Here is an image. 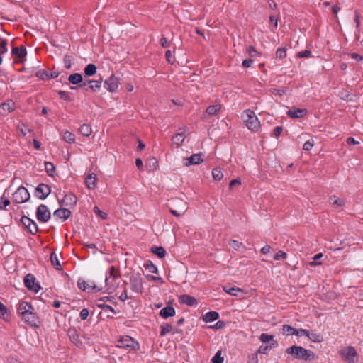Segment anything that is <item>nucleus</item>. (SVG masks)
Segmentation results:
<instances>
[{"label": "nucleus", "instance_id": "f257e3e1", "mask_svg": "<svg viewBox=\"0 0 363 363\" xmlns=\"http://www.w3.org/2000/svg\"><path fill=\"white\" fill-rule=\"evenodd\" d=\"M286 353L292 355L294 358L303 361H312L315 359V353L301 346L292 345L286 350Z\"/></svg>", "mask_w": 363, "mask_h": 363}, {"label": "nucleus", "instance_id": "f03ea898", "mask_svg": "<svg viewBox=\"0 0 363 363\" xmlns=\"http://www.w3.org/2000/svg\"><path fill=\"white\" fill-rule=\"evenodd\" d=\"M242 119L248 129L252 131H257L259 130L260 127L259 121L254 111L250 109L244 111L242 114Z\"/></svg>", "mask_w": 363, "mask_h": 363}, {"label": "nucleus", "instance_id": "7ed1b4c3", "mask_svg": "<svg viewBox=\"0 0 363 363\" xmlns=\"http://www.w3.org/2000/svg\"><path fill=\"white\" fill-rule=\"evenodd\" d=\"M116 347L130 351H137L140 349L139 343L128 335H124L116 342Z\"/></svg>", "mask_w": 363, "mask_h": 363}, {"label": "nucleus", "instance_id": "20e7f679", "mask_svg": "<svg viewBox=\"0 0 363 363\" xmlns=\"http://www.w3.org/2000/svg\"><path fill=\"white\" fill-rule=\"evenodd\" d=\"M342 358L347 363H357L358 354L354 347L347 346L338 352Z\"/></svg>", "mask_w": 363, "mask_h": 363}, {"label": "nucleus", "instance_id": "39448f33", "mask_svg": "<svg viewBox=\"0 0 363 363\" xmlns=\"http://www.w3.org/2000/svg\"><path fill=\"white\" fill-rule=\"evenodd\" d=\"M30 199V194L26 188L21 186L13 194V201L17 204L23 203Z\"/></svg>", "mask_w": 363, "mask_h": 363}, {"label": "nucleus", "instance_id": "423d86ee", "mask_svg": "<svg viewBox=\"0 0 363 363\" xmlns=\"http://www.w3.org/2000/svg\"><path fill=\"white\" fill-rule=\"evenodd\" d=\"M50 217L51 213L48 206L45 204L39 205L36 211V218L38 220L40 223H46L50 220Z\"/></svg>", "mask_w": 363, "mask_h": 363}, {"label": "nucleus", "instance_id": "0eeeda50", "mask_svg": "<svg viewBox=\"0 0 363 363\" xmlns=\"http://www.w3.org/2000/svg\"><path fill=\"white\" fill-rule=\"evenodd\" d=\"M131 290L137 294H142L143 291V282L139 274H133L130 277Z\"/></svg>", "mask_w": 363, "mask_h": 363}, {"label": "nucleus", "instance_id": "6e6552de", "mask_svg": "<svg viewBox=\"0 0 363 363\" xmlns=\"http://www.w3.org/2000/svg\"><path fill=\"white\" fill-rule=\"evenodd\" d=\"M25 286L30 291L35 293L38 292L40 289V286L38 283L35 282V278L32 274H28L23 279Z\"/></svg>", "mask_w": 363, "mask_h": 363}, {"label": "nucleus", "instance_id": "1a4fd4ad", "mask_svg": "<svg viewBox=\"0 0 363 363\" xmlns=\"http://www.w3.org/2000/svg\"><path fill=\"white\" fill-rule=\"evenodd\" d=\"M11 53L15 57V63H22L26 60L27 52L26 48L23 45L20 47H13Z\"/></svg>", "mask_w": 363, "mask_h": 363}, {"label": "nucleus", "instance_id": "9d476101", "mask_svg": "<svg viewBox=\"0 0 363 363\" xmlns=\"http://www.w3.org/2000/svg\"><path fill=\"white\" fill-rule=\"evenodd\" d=\"M50 193V186L43 183L38 184L35 189V196L41 200L46 199Z\"/></svg>", "mask_w": 363, "mask_h": 363}, {"label": "nucleus", "instance_id": "9b49d317", "mask_svg": "<svg viewBox=\"0 0 363 363\" xmlns=\"http://www.w3.org/2000/svg\"><path fill=\"white\" fill-rule=\"evenodd\" d=\"M33 311V310H30L28 313L23 315L21 318L22 320L30 327L37 328L38 327L39 323L38 317Z\"/></svg>", "mask_w": 363, "mask_h": 363}, {"label": "nucleus", "instance_id": "f8f14e48", "mask_svg": "<svg viewBox=\"0 0 363 363\" xmlns=\"http://www.w3.org/2000/svg\"><path fill=\"white\" fill-rule=\"evenodd\" d=\"M202 153L193 154L189 157L184 158L183 160V164L185 167H189L194 164H199L203 162Z\"/></svg>", "mask_w": 363, "mask_h": 363}, {"label": "nucleus", "instance_id": "ddd939ff", "mask_svg": "<svg viewBox=\"0 0 363 363\" xmlns=\"http://www.w3.org/2000/svg\"><path fill=\"white\" fill-rule=\"evenodd\" d=\"M118 79L112 74L104 82V87L111 92H115L118 87Z\"/></svg>", "mask_w": 363, "mask_h": 363}, {"label": "nucleus", "instance_id": "4468645a", "mask_svg": "<svg viewBox=\"0 0 363 363\" xmlns=\"http://www.w3.org/2000/svg\"><path fill=\"white\" fill-rule=\"evenodd\" d=\"M173 201L175 202L179 206V210L178 211V210H174V209L170 208L169 211L174 216L179 217L182 215H183L184 213V212L186 211L187 204L185 202H184L182 200L177 199V198H175L173 200Z\"/></svg>", "mask_w": 363, "mask_h": 363}, {"label": "nucleus", "instance_id": "2eb2a0df", "mask_svg": "<svg viewBox=\"0 0 363 363\" xmlns=\"http://www.w3.org/2000/svg\"><path fill=\"white\" fill-rule=\"evenodd\" d=\"M15 103L12 100H9L0 105V115L7 116L9 113L14 111Z\"/></svg>", "mask_w": 363, "mask_h": 363}, {"label": "nucleus", "instance_id": "dca6fc26", "mask_svg": "<svg viewBox=\"0 0 363 363\" xmlns=\"http://www.w3.org/2000/svg\"><path fill=\"white\" fill-rule=\"evenodd\" d=\"M179 301L180 303L185 304L188 306H196L198 305L197 299L189 294L181 295L179 297Z\"/></svg>", "mask_w": 363, "mask_h": 363}, {"label": "nucleus", "instance_id": "f3484780", "mask_svg": "<svg viewBox=\"0 0 363 363\" xmlns=\"http://www.w3.org/2000/svg\"><path fill=\"white\" fill-rule=\"evenodd\" d=\"M121 277L120 272L118 271L114 266H111L108 268L106 277H105V283L106 284H108L110 283V279H113V280H117Z\"/></svg>", "mask_w": 363, "mask_h": 363}, {"label": "nucleus", "instance_id": "a211bd4d", "mask_svg": "<svg viewBox=\"0 0 363 363\" xmlns=\"http://www.w3.org/2000/svg\"><path fill=\"white\" fill-rule=\"evenodd\" d=\"M67 335L72 342L76 346L80 347L82 345L79 339V335L75 328H69L67 331Z\"/></svg>", "mask_w": 363, "mask_h": 363}, {"label": "nucleus", "instance_id": "6ab92c4d", "mask_svg": "<svg viewBox=\"0 0 363 363\" xmlns=\"http://www.w3.org/2000/svg\"><path fill=\"white\" fill-rule=\"evenodd\" d=\"M30 310H33V308L30 303L27 301H20L17 306V312L22 316L26 313H28Z\"/></svg>", "mask_w": 363, "mask_h": 363}, {"label": "nucleus", "instance_id": "aec40b11", "mask_svg": "<svg viewBox=\"0 0 363 363\" xmlns=\"http://www.w3.org/2000/svg\"><path fill=\"white\" fill-rule=\"evenodd\" d=\"M307 113V110L303 108H294L289 110L286 113L287 116L292 118H299Z\"/></svg>", "mask_w": 363, "mask_h": 363}, {"label": "nucleus", "instance_id": "412c9836", "mask_svg": "<svg viewBox=\"0 0 363 363\" xmlns=\"http://www.w3.org/2000/svg\"><path fill=\"white\" fill-rule=\"evenodd\" d=\"M176 313L175 309L171 306H167L160 311V315L164 319L173 317Z\"/></svg>", "mask_w": 363, "mask_h": 363}, {"label": "nucleus", "instance_id": "4be33fe9", "mask_svg": "<svg viewBox=\"0 0 363 363\" xmlns=\"http://www.w3.org/2000/svg\"><path fill=\"white\" fill-rule=\"evenodd\" d=\"M54 216L66 220L71 215V211L67 208H58L54 211Z\"/></svg>", "mask_w": 363, "mask_h": 363}, {"label": "nucleus", "instance_id": "5701e85b", "mask_svg": "<svg viewBox=\"0 0 363 363\" xmlns=\"http://www.w3.org/2000/svg\"><path fill=\"white\" fill-rule=\"evenodd\" d=\"M77 286L79 289L84 291H88L90 292L91 290H96L97 291H99L101 289L99 288L96 286H90L87 282L85 281H79L77 283Z\"/></svg>", "mask_w": 363, "mask_h": 363}, {"label": "nucleus", "instance_id": "b1692460", "mask_svg": "<svg viewBox=\"0 0 363 363\" xmlns=\"http://www.w3.org/2000/svg\"><path fill=\"white\" fill-rule=\"evenodd\" d=\"M96 175L94 173L89 174L85 178V184L89 189H94L96 187Z\"/></svg>", "mask_w": 363, "mask_h": 363}, {"label": "nucleus", "instance_id": "393cba45", "mask_svg": "<svg viewBox=\"0 0 363 363\" xmlns=\"http://www.w3.org/2000/svg\"><path fill=\"white\" fill-rule=\"evenodd\" d=\"M307 337L313 342L320 343L323 341V336L322 334L316 333L313 330L310 332L308 330V334L307 335Z\"/></svg>", "mask_w": 363, "mask_h": 363}, {"label": "nucleus", "instance_id": "a878e982", "mask_svg": "<svg viewBox=\"0 0 363 363\" xmlns=\"http://www.w3.org/2000/svg\"><path fill=\"white\" fill-rule=\"evenodd\" d=\"M219 318V314L216 311H209L203 316V320L206 323L213 322Z\"/></svg>", "mask_w": 363, "mask_h": 363}, {"label": "nucleus", "instance_id": "bb28decb", "mask_svg": "<svg viewBox=\"0 0 363 363\" xmlns=\"http://www.w3.org/2000/svg\"><path fill=\"white\" fill-rule=\"evenodd\" d=\"M150 252L155 254L159 258H163L166 255V250L162 246H152L150 249Z\"/></svg>", "mask_w": 363, "mask_h": 363}, {"label": "nucleus", "instance_id": "cd10ccee", "mask_svg": "<svg viewBox=\"0 0 363 363\" xmlns=\"http://www.w3.org/2000/svg\"><path fill=\"white\" fill-rule=\"evenodd\" d=\"M62 201L65 203V206L75 205L77 203V197L72 194H68L65 195Z\"/></svg>", "mask_w": 363, "mask_h": 363}, {"label": "nucleus", "instance_id": "c85d7f7f", "mask_svg": "<svg viewBox=\"0 0 363 363\" xmlns=\"http://www.w3.org/2000/svg\"><path fill=\"white\" fill-rule=\"evenodd\" d=\"M330 203L335 207H341L345 204V199H340L337 198L336 196H331L329 199Z\"/></svg>", "mask_w": 363, "mask_h": 363}, {"label": "nucleus", "instance_id": "c756f323", "mask_svg": "<svg viewBox=\"0 0 363 363\" xmlns=\"http://www.w3.org/2000/svg\"><path fill=\"white\" fill-rule=\"evenodd\" d=\"M68 80L72 84H78L82 82V76L79 73L72 74L69 76Z\"/></svg>", "mask_w": 363, "mask_h": 363}, {"label": "nucleus", "instance_id": "7c9ffc66", "mask_svg": "<svg viewBox=\"0 0 363 363\" xmlns=\"http://www.w3.org/2000/svg\"><path fill=\"white\" fill-rule=\"evenodd\" d=\"M220 104L211 105L207 107L206 113L210 116L216 115L220 110Z\"/></svg>", "mask_w": 363, "mask_h": 363}, {"label": "nucleus", "instance_id": "2f4dec72", "mask_svg": "<svg viewBox=\"0 0 363 363\" xmlns=\"http://www.w3.org/2000/svg\"><path fill=\"white\" fill-rule=\"evenodd\" d=\"M79 131L83 136L88 137L91 134L92 129L89 125L83 124L80 126Z\"/></svg>", "mask_w": 363, "mask_h": 363}, {"label": "nucleus", "instance_id": "473e14b6", "mask_svg": "<svg viewBox=\"0 0 363 363\" xmlns=\"http://www.w3.org/2000/svg\"><path fill=\"white\" fill-rule=\"evenodd\" d=\"M52 265L57 270L62 269L60 261L55 252H52L50 256Z\"/></svg>", "mask_w": 363, "mask_h": 363}, {"label": "nucleus", "instance_id": "72a5a7b5", "mask_svg": "<svg viewBox=\"0 0 363 363\" xmlns=\"http://www.w3.org/2000/svg\"><path fill=\"white\" fill-rule=\"evenodd\" d=\"M96 67L94 64H89L84 68V74L88 77H91L96 73Z\"/></svg>", "mask_w": 363, "mask_h": 363}, {"label": "nucleus", "instance_id": "f704fd0d", "mask_svg": "<svg viewBox=\"0 0 363 363\" xmlns=\"http://www.w3.org/2000/svg\"><path fill=\"white\" fill-rule=\"evenodd\" d=\"M161 330L160 333V336H164L169 333H172L173 330V327L171 324L169 323H163L160 326Z\"/></svg>", "mask_w": 363, "mask_h": 363}, {"label": "nucleus", "instance_id": "c9c22d12", "mask_svg": "<svg viewBox=\"0 0 363 363\" xmlns=\"http://www.w3.org/2000/svg\"><path fill=\"white\" fill-rule=\"evenodd\" d=\"M185 139V135L184 133H177L172 138V142L174 144L177 145V147H179Z\"/></svg>", "mask_w": 363, "mask_h": 363}, {"label": "nucleus", "instance_id": "e433bc0d", "mask_svg": "<svg viewBox=\"0 0 363 363\" xmlns=\"http://www.w3.org/2000/svg\"><path fill=\"white\" fill-rule=\"evenodd\" d=\"M144 267L146 270H147L149 272L152 274H157L158 269L157 267L151 262L147 261L144 264Z\"/></svg>", "mask_w": 363, "mask_h": 363}, {"label": "nucleus", "instance_id": "4c0bfd02", "mask_svg": "<svg viewBox=\"0 0 363 363\" xmlns=\"http://www.w3.org/2000/svg\"><path fill=\"white\" fill-rule=\"evenodd\" d=\"M45 171H46L47 174L50 177H53L54 176V173L55 172V167L54 164L52 162H45Z\"/></svg>", "mask_w": 363, "mask_h": 363}, {"label": "nucleus", "instance_id": "58836bf2", "mask_svg": "<svg viewBox=\"0 0 363 363\" xmlns=\"http://www.w3.org/2000/svg\"><path fill=\"white\" fill-rule=\"evenodd\" d=\"M212 176L215 180H220L223 177V174L220 167L213 168L212 170Z\"/></svg>", "mask_w": 363, "mask_h": 363}, {"label": "nucleus", "instance_id": "ea45409f", "mask_svg": "<svg viewBox=\"0 0 363 363\" xmlns=\"http://www.w3.org/2000/svg\"><path fill=\"white\" fill-rule=\"evenodd\" d=\"M63 139L68 143H74L75 142V136L69 131H65L63 134Z\"/></svg>", "mask_w": 363, "mask_h": 363}, {"label": "nucleus", "instance_id": "a19ab883", "mask_svg": "<svg viewBox=\"0 0 363 363\" xmlns=\"http://www.w3.org/2000/svg\"><path fill=\"white\" fill-rule=\"evenodd\" d=\"M102 79L99 80H93L92 84L89 86V89L93 91H99L101 86Z\"/></svg>", "mask_w": 363, "mask_h": 363}, {"label": "nucleus", "instance_id": "79ce46f5", "mask_svg": "<svg viewBox=\"0 0 363 363\" xmlns=\"http://www.w3.org/2000/svg\"><path fill=\"white\" fill-rule=\"evenodd\" d=\"M223 290L228 294L235 296H238L237 292L242 291L241 289L236 287V286H233V287H230V288H228V287L225 286V287H223Z\"/></svg>", "mask_w": 363, "mask_h": 363}, {"label": "nucleus", "instance_id": "37998d69", "mask_svg": "<svg viewBox=\"0 0 363 363\" xmlns=\"http://www.w3.org/2000/svg\"><path fill=\"white\" fill-rule=\"evenodd\" d=\"M116 280H113V279H110V283L108 284H106L107 286L106 291L108 294H112L117 289L118 284L116 283Z\"/></svg>", "mask_w": 363, "mask_h": 363}, {"label": "nucleus", "instance_id": "c03bdc74", "mask_svg": "<svg viewBox=\"0 0 363 363\" xmlns=\"http://www.w3.org/2000/svg\"><path fill=\"white\" fill-rule=\"evenodd\" d=\"M229 245L234 250L238 251L241 247H244L243 244L235 240H230L228 242Z\"/></svg>", "mask_w": 363, "mask_h": 363}, {"label": "nucleus", "instance_id": "a18cd8bd", "mask_svg": "<svg viewBox=\"0 0 363 363\" xmlns=\"http://www.w3.org/2000/svg\"><path fill=\"white\" fill-rule=\"evenodd\" d=\"M282 330L283 333L286 334V335H294L296 328L291 327V325L285 324L283 325L282 326Z\"/></svg>", "mask_w": 363, "mask_h": 363}, {"label": "nucleus", "instance_id": "49530a36", "mask_svg": "<svg viewBox=\"0 0 363 363\" xmlns=\"http://www.w3.org/2000/svg\"><path fill=\"white\" fill-rule=\"evenodd\" d=\"M276 57L282 60L286 57V49L285 48H279L276 51Z\"/></svg>", "mask_w": 363, "mask_h": 363}, {"label": "nucleus", "instance_id": "de8ad7c7", "mask_svg": "<svg viewBox=\"0 0 363 363\" xmlns=\"http://www.w3.org/2000/svg\"><path fill=\"white\" fill-rule=\"evenodd\" d=\"M35 76L42 80H48V72L45 69H40L35 73Z\"/></svg>", "mask_w": 363, "mask_h": 363}, {"label": "nucleus", "instance_id": "09e8293b", "mask_svg": "<svg viewBox=\"0 0 363 363\" xmlns=\"http://www.w3.org/2000/svg\"><path fill=\"white\" fill-rule=\"evenodd\" d=\"M7 51V40L0 38V55L6 53Z\"/></svg>", "mask_w": 363, "mask_h": 363}, {"label": "nucleus", "instance_id": "8fccbe9b", "mask_svg": "<svg viewBox=\"0 0 363 363\" xmlns=\"http://www.w3.org/2000/svg\"><path fill=\"white\" fill-rule=\"evenodd\" d=\"M274 339L273 335H269L267 333H262L259 336V340L264 343L269 342Z\"/></svg>", "mask_w": 363, "mask_h": 363}, {"label": "nucleus", "instance_id": "3c124183", "mask_svg": "<svg viewBox=\"0 0 363 363\" xmlns=\"http://www.w3.org/2000/svg\"><path fill=\"white\" fill-rule=\"evenodd\" d=\"M57 93L61 99H63L67 101H70L72 100L69 94L67 91L59 90L57 91Z\"/></svg>", "mask_w": 363, "mask_h": 363}, {"label": "nucleus", "instance_id": "603ef678", "mask_svg": "<svg viewBox=\"0 0 363 363\" xmlns=\"http://www.w3.org/2000/svg\"><path fill=\"white\" fill-rule=\"evenodd\" d=\"M21 222L24 225V227L27 229L30 228V223H33V220L28 218L26 216H23L21 219Z\"/></svg>", "mask_w": 363, "mask_h": 363}, {"label": "nucleus", "instance_id": "864d4df0", "mask_svg": "<svg viewBox=\"0 0 363 363\" xmlns=\"http://www.w3.org/2000/svg\"><path fill=\"white\" fill-rule=\"evenodd\" d=\"M223 357H221V351L218 350L212 358V363H223Z\"/></svg>", "mask_w": 363, "mask_h": 363}, {"label": "nucleus", "instance_id": "5fc2aeb1", "mask_svg": "<svg viewBox=\"0 0 363 363\" xmlns=\"http://www.w3.org/2000/svg\"><path fill=\"white\" fill-rule=\"evenodd\" d=\"M94 212L103 220H106L108 218L107 213L101 211L97 206L94 207Z\"/></svg>", "mask_w": 363, "mask_h": 363}, {"label": "nucleus", "instance_id": "6e6d98bb", "mask_svg": "<svg viewBox=\"0 0 363 363\" xmlns=\"http://www.w3.org/2000/svg\"><path fill=\"white\" fill-rule=\"evenodd\" d=\"M30 228H27L28 231L32 235H35L38 231V227L36 223L34 220H33V223H30Z\"/></svg>", "mask_w": 363, "mask_h": 363}, {"label": "nucleus", "instance_id": "4d7b16f0", "mask_svg": "<svg viewBox=\"0 0 363 363\" xmlns=\"http://www.w3.org/2000/svg\"><path fill=\"white\" fill-rule=\"evenodd\" d=\"M272 347V345H261L258 348L256 354H266L267 352Z\"/></svg>", "mask_w": 363, "mask_h": 363}, {"label": "nucleus", "instance_id": "13d9d810", "mask_svg": "<svg viewBox=\"0 0 363 363\" xmlns=\"http://www.w3.org/2000/svg\"><path fill=\"white\" fill-rule=\"evenodd\" d=\"M313 145H314L313 140H309L303 144V149L306 151H309L311 150V148L313 147Z\"/></svg>", "mask_w": 363, "mask_h": 363}, {"label": "nucleus", "instance_id": "bf43d9fd", "mask_svg": "<svg viewBox=\"0 0 363 363\" xmlns=\"http://www.w3.org/2000/svg\"><path fill=\"white\" fill-rule=\"evenodd\" d=\"M286 254L283 252L282 250H279L274 256V259L275 260H279L281 259H286Z\"/></svg>", "mask_w": 363, "mask_h": 363}, {"label": "nucleus", "instance_id": "052dcab7", "mask_svg": "<svg viewBox=\"0 0 363 363\" xmlns=\"http://www.w3.org/2000/svg\"><path fill=\"white\" fill-rule=\"evenodd\" d=\"M311 55V52L310 50H306L302 52H299L296 54V57L299 58L302 57H308Z\"/></svg>", "mask_w": 363, "mask_h": 363}, {"label": "nucleus", "instance_id": "680f3d73", "mask_svg": "<svg viewBox=\"0 0 363 363\" xmlns=\"http://www.w3.org/2000/svg\"><path fill=\"white\" fill-rule=\"evenodd\" d=\"M166 60L169 63L173 64L174 62V57L172 55V52L169 50H167L165 52Z\"/></svg>", "mask_w": 363, "mask_h": 363}, {"label": "nucleus", "instance_id": "e2e57ef3", "mask_svg": "<svg viewBox=\"0 0 363 363\" xmlns=\"http://www.w3.org/2000/svg\"><path fill=\"white\" fill-rule=\"evenodd\" d=\"M89 315V311L87 308H83L79 313L82 320H86Z\"/></svg>", "mask_w": 363, "mask_h": 363}, {"label": "nucleus", "instance_id": "0e129e2a", "mask_svg": "<svg viewBox=\"0 0 363 363\" xmlns=\"http://www.w3.org/2000/svg\"><path fill=\"white\" fill-rule=\"evenodd\" d=\"M323 257V254L322 253H318L316 255H314L313 257V261L310 262V266L313 267V266H315V265H317V264H320V263H318L316 262L315 261L320 259L321 257Z\"/></svg>", "mask_w": 363, "mask_h": 363}, {"label": "nucleus", "instance_id": "69168bd1", "mask_svg": "<svg viewBox=\"0 0 363 363\" xmlns=\"http://www.w3.org/2000/svg\"><path fill=\"white\" fill-rule=\"evenodd\" d=\"M308 334V330H306V329L297 330V329H296L294 335H296V336L306 335L307 337Z\"/></svg>", "mask_w": 363, "mask_h": 363}, {"label": "nucleus", "instance_id": "338daca9", "mask_svg": "<svg viewBox=\"0 0 363 363\" xmlns=\"http://www.w3.org/2000/svg\"><path fill=\"white\" fill-rule=\"evenodd\" d=\"M119 300L121 301H125L128 299H129L130 298L127 295V289L126 288H124V290L121 293V294L118 297Z\"/></svg>", "mask_w": 363, "mask_h": 363}, {"label": "nucleus", "instance_id": "774afa93", "mask_svg": "<svg viewBox=\"0 0 363 363\" xmlns=\"http://www.w3.org/2000/svg\"><path fill=\"white\" fill-rule=\"evenodd\" d=\"M247 363H258V357L257 354H253L250 355L248 358Z\"/></svg>", "mask_w": 363, "mask_h": 363}]
</instances>
